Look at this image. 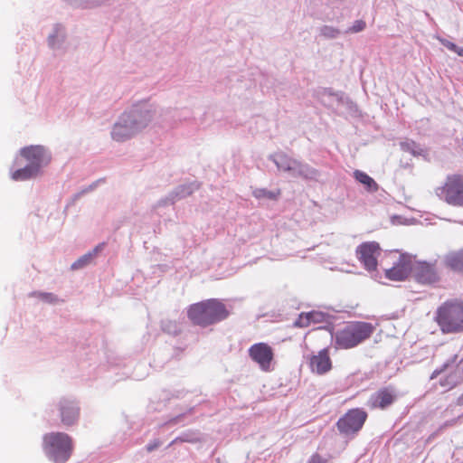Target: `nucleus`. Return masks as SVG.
I'll use <instances>...</instances> for the list:
<instances>
[{
    "mask_svg": "<svg viewBox=\"0 0 463 463\" xmlns=\"http://www.w3.org/2000/svg\"><path fill=\"white\" fill-rule=\"evenodd\" d=\"M445 263L452 270L463 273V250L448 255Z\"/></svg>",
    "mask_w": 463,
    "mask_h": 463,
    "instance_id": "24",
    "label": "nucleus"
},
{
    "mask_svg": "<svg viewBox=\"0 0 463 463\" xmlns=\"http://www.w3.org/2000/svg\"><path fill=\"white\" fill-rule=\"evenodd\" d=\"M161 327L164 332L170 335H176L179 331L176 323L170 320L162 321Z\"/></svg>",
    "mask_w": 463,
    "mask_h": 463,
    "instance_id": "31",
    "label": "nucleus"
},
{
    "mask_svg": "<svg viewBox=\"0 0 463 463\" xmlns=\"http://www.w3.org/2000/svg\"><path fill=\"white\" fill-rule=\"evenodd\" d=\"M457 403L458 405H463V393L458 398Z\"/></svg>",
    "mask_w": 463,
    "mask_h": 463,
    "instance_id": "45",
    "label": "nucleus"
},
{
    "mask_svg": "<svg viewBox=\"0 0 463 463\" xmlns=\"http://www.w3.org/2000/svg\"><path fill=\"white\" fill-rule=\"evenodd\" d=\"M400 147L403 152L410 153L413 156H426L428 154L425 148L411 139L402 141Z\"/></svg>",
    "mask_w": 463,
    "mask_h": 463,
    "instance_id": "23",
    "label": "nucleus"
},
{
    "mask_svg": "<svg viewBox=\"0 0 463 463\" xmlns=\"http://www.w3.org/2000/svg\"><path fill=\"white\" fill-rule=\"evenodd\" d=\"M279 171L287 172L293 177L302 178L308 181H317L320 172L309 165L307 163L298 160L284 152H277L269 156Z\"/></svg>",
    "mask_w": 463,
    "mask_h": 463,
    "instance_id": "6",
    "label": "nucleus"
},
{
    "mask_svg": "<svg viewBox=\"0 0 463 463\" xmlns=\"http://www.w3.org/2000/svg\"><path fill=\"white\" fill-rule=\"evenodd\" d=\"M230 316L226 306L217 298L203 300L189 307L188 318L195 325L205 327L225 320Z\"/></svg>",
    "mask_w": 463,
    "mask_h": 463,
    "instance_id": "3",
    "label": "nucleus"
},
{
    "mask_svg": "<svg viewBox=\"0 0 463 463\" xmlns=\"http://www.w3.org/2000/svg\"><path fill=\"white\" fill-rule=\"evenodd\" d=\"M51 160V152L42 145L22 147L10 168L11 178L16 182L35 179L43 175Z\"/></svg>",
    "mask_w": 463,
    "mask_h": 463,
    "instance_id": "2",
    "label": "nucleus"
},
{
    "mask_svg": "<svg viewBox=\"0 0 463 463\" xmlns=\"http://www.w3.org/2000/svg\"><path fill=\"white\" fill-rule=\"evenodd\" d=\"M396 398L397 392L394 387H383L370 396L368 405L373 409L383 410L392 405Z\"/></svg>",
    "mask_w": 463,
    "mask_h": 463,
    "instance_id": "14",
    "label": "nucleus"
},
{
    "mask_svg": "<svg viewBox=\"0 0 463 463\" xmlns=\"http://www.w3.org/2000/svg\"><path fill=\"white\" fill-rule=\"evenodd\" d=\"M103 182H104L103 179H99V180L93 182L92 184H90L89 186L83 188L82 190L85 191V194L92 192V191H94L98 187V185L100 183H103Z\"/></svg>",
    "mask_w": 463,
    "mask_h": 463,
    "instance_id": "38",
    "label": "nucleus"
},
{
    "mask_svg": "<svg viewBox=\"0 0 463 463\" xmlns=\"http://www.w3.org/2000/svg\"><path fill=\"white\" fill-rule=\"evenodd\" d=\"M381 248L376 241H367L360 244L356 249V256L364 269L373 271L377 267V259L380 256Z\"/></svg>",
    "mask_w": 463,
    "mask_h": 463,
    "instance_id": "9",
    "label": "nucleus"
},
{
    "mask_svg": "<svg viewBox=\"0 0 463 463\" xmlns=\"http://www.w3.org/2000/svg\"><path fill=\"white\" fill-rule=\"evenodd\" d=\"M43 446L46 457L55 463H65L73 449L71 438L64 432L45 434Z\"/></svg>",
    "mask_w": 463,
    "mask_h": 463,
    "instance_id": "7",
    "label": "nucleus"
},
{
    "mask_svg": "<svg viewBox=\"0 0 463 463\" xmlns=\"http://www.w3.org/2000/svg\"><path fill=\"white\" fill-rule=\"evenodd\" d=\"M458 56L463 57V47H459L457 45V48L454 51Z\"/></svg>",
    "mask_w": 463,
    "mask_h": 463,
    "instance_id": "44",
    "label": "nucleus"
},
{
    "mask_svg": "<svg viewBox=\"0 0 463 463\" xmlns=\"http://www.w3.org/2000/svg\"><path fill=\"white\" fill-rule=\"evenodd\" d=\"M110 0H83L81 9H92L102 6Z\"/></svg>",
    "mask_w": 463,
    "mask_h": 463,
    "instance_id": "32",
    "label": "nucleus"
},
{
    "mask_svg": "<svg viewBox=\"0 0 463 463\" xmlns=\"http://www.w3.org/2000/svg\"><path fill=\"white\" fill-rule=\"evenodd\" d=\"M412 271V261L409 255L402 254L390 269H385V277L390 280H404Z\"/></svg>",
    "mask_w": 463,
    "mask_h": 463,
    "instance_id": "13",
    "label": "nucleus"
},
{
    "mask_svg": "<svg viewBox=\"0 0 463 463\" xmlns=\"http://www.w3.org/2000/svg\"><path fill=\"white\" fill-rule=\"evenodd\" d=\"M319 36L326 39V40H334L338 38L342 32L340 29L330 26V25H323L318 28Z\"/></svg>",
    "mask_w": 463,
    "mask_h": 463,
    "instance_id": "25",
    "label": "nucleus"
},
{
    "mask_svg": "<svg viewBox=\"0 0 463 463\" xmlns=\"http://www.w3.org/2000/svg\"><path fill=\"white\" fill-rule=\"evenodd\" d=\"M67 38L68 32L66 26L61 23H56L52 25L47 36V45L52 51L65 52Z\"/></svg>",
    "mask_w": 463,
    "mask_h": 463,
    "instance_id": "16",
    "label": "nucleus"
},
{
    "mask_svg": "<svg viewBox=\"0 0 463 463\" xmlns=\"http://www.w3.org/2000/svg\"><path fill=\"white\" fill-rule=\"evenodd\" d=\"M458 355L454 354L451 358H449L447 362H445L439 368H437L433 371L430 375V379L433 380L438 377L440 373L450 368L453 364L457 363Z\"/></svg>",
    "mask_w": 463,
    "mask_h": 463,
    "instance_id": "28",
    "label": "nucleus"
},
{
    "mask_svg": "<svg viewBox=\"0 0 463 463\" xmlns=\"http://www.w3.org/2000/svg\"><path fill=\"white\" fill-rule=\"evenodd\" d=\"M30 298H37L43 302L48 304H56L59 301L58 297L51 292L33 291L28 295Z\"/></svg>",
    "mask_w": 463,
    "mask_h": 463,
    "instance_id": "26",
    "label": "nucleus"
},
{
    "mask_svg": "<svg viewBox=\"0 0 463 463\" xmlns=\"http://www.w3.org/2000/svg\"><path fill=\"white\" fill-rule=\"evenodd\" d=\"M411 273L414 279L422 285H433L440 279L436 262L418 261L412 264Z\"/></svg>",
    "mask_w": 463,
    "mask_h": 463,
    "instance_id": "10",
    "label": "nucleus"
},
{
    "mask_svg": "<svg viewBox=\"0 0 463 463\" xmlns=\"http://www.w3.org/2000/svg\"><path fill=\"white\" fill-rule=\"evenodd\" d=\"M56 408L59 411L61 423L64 426L69 427L77 422L80 408L74 401L62 398L56 404Z\"/></svg>",
    "mask_w": 463,
    "mask_h": 463,
    "instance_id": "15",
    "label": "nucleus"
},
{
    "mask_svg": "<svg viewBox=\"0 0 463 463\" xmlns=\"http://www.w3.org/2000/svg\"><path fill=\"white\" fill-rule=\"evenodd\" d=\"M199 189V184L197 182H190L176 186L172 192H170L165 198L160 199L157 202L158 206H165L168 204H174L176 201L184 199L191 195L194 192Z\"/></svg>",
    "mask_w": 463,
    "mask_h": 463,
    "instance_id": "17",
    "label": "nucleus"
},
{
    "mask_svg": "<svg viewBox=\"0 0 463 463\" xmlns=\"http://www.w3.org/2000/svg\"><path fill=\"white\" fill-rule=\"evenodd\" d=\"M330 316L326 313L312 310L310 312H303L299 314L297 320L294 322V326L297 327H307L311 324H319L327 322Z\"/></svg>",
    "mask_w": 463,
    "mask_h": 463,
    "instance_id": "19",
    "label": "nucleus"
},
{
    "mask_svg": "<svg viewBox=\"0 0 463 463\" xmlns=\"http://www.w3.org/2000/svg\"><path fill=\"white\" fill-rule=\"evenodd\" d=\"M365 26L366 24L364 21L356 20L351 27L345 31V33H356L362 32L364 30Z\"/></svg>",
    "mask_w": 463,
    "mask_h": 463,
    "instance_id": "33",
    "label": "nucleus"
},
{
    "mask_svg": "<svg viewBox=\"0 0 463 463\" xmlns=\"http://www.w3.org/2000/svg\"><path fill=\"white\" fill-rule=\"evenodd\" d=\"M308 463H328L326 458H324L318 454H314L308 460Z\"/></svg>",
    "mask_w": 463,
    "mask_h": 463,
    "instance_id": "36",
    "label": "nucleus"
},
{
    "mask_svg": "<svg viewBox=\"0 0 463 463\" xmlns=\"http://www.w3.org/2000/svg\"><path fill=\"white\" fill-rule=\"evenodd\" d=\"M441 195L448 203L463 206V176H449L441 190Z\"/></svg>",
    "mask_w": 463,
    "mask_h": 463,
    "instance_id": "11",
    "label": "nucleus"
},
{
    "mask_svg": "<svg viewBox=\"0 0 463 463\" xmlns=\"http://www.w3.org/2000/svg\"><path fill=\"white\" fill-rule=\"evenodd\" d=\"M374 326L368 322L353 321L343 328L331 334L335 346L339 349H350L368 339L373 333Z\"/></svg>",
    "mask_w": 463,
    "mask_h": 463,
    "instance_id": "5",
    "label": "nucleus"
},
{
    "mask_svg": "<svg viewBox=\"0 0 463 463\" xmlns=\"http://www.w3.org/2000/svg\"><path fill=\"white\" fill-rule=\"evenodd\" d=\"M161 445V441L159 439H154L153 441H150L146 446V449L147 452H152L155 449H156Z\"/></svg>",
    "mask_w": 463,
    "mask_h": 463,
    "instance_id": "35",
    "label": "nucleus"
},
{
    "mask_svg": "<svg viewBox=\"0 0 463 463\" xmlns=\"http://www.w3.org/2000/svg\"><path fill=\"white\" fill-rule=\"evenodd\" d=\"M345 1V0H326V4L328 6L335 7V6H337L338 5L344 3Z\"/></svg>",
    "mask_w": 463,
    "mask_h": 463,
    "instance_id": "42",
    "label": "nucleus"
},
{
    "mask_svg": "<svg viewBox=\"0 0 463 463\" xmlns=\"http://www.w3.org/2000/svg\"><path fill=\"white\" fill-rule=\"evenodd\" d=\"M194 408H190L186 412L178 414L175 417H174L171 420H169L167 421V424L175 425V424H180V423H182V424L188 423L189 421H184V419L188 415H191L194 412Z\"/></svg>",
    "mask_w": 463,
    "mask_h": 463,
    "instance_id": "30",
    "label": "nucleus"
},
{
    "mask_svg": "<svg viewBox=\"0 0 463 463\" xmlns=\"http://www.w3.org/2000/svg\"><path fill=\"white\" fill-rule=\"evenodd\" d=\"M84 194H85V191H83V190L81 189L80 192L76 193V194L73 195L72 200H73V201H77V200H79V199H80L82 195H84Z\"/></svg>",
    "mask_w": 463,
    "mask_h": 463,
    "instance_id": "43",
    "label": "nucleus"
},
{
    "mask_svg": "<svg viewBox=\"0 0 463 463\" xmlns=\"http://www.w3.org/2000/svg\"><path fill=\"white\" fill-rule=\"evenodd\" d=\"M439 41L443 46L454 52L455 49L457 48V44L446 39H440Z\"/></svg>",
    "mask_w": 463,
    "mask_h": 463,
    "instance_id": "37",
    "label": "nucleus"
},
{
    "mask_svg": "<svg viewBox=\"0 0 463 463\" xmlns=\"http://www.w3.org/2000/svg\"><path fill=\"white\" fill-rule=\"evenodd\" d=\"M317 96L321 98V101L326 104L325 97H335L339 103L344 102V95L342 92H334L332 89L324 88L317 92Z\"/></svg>",
    "mask_w": 463,
    "mask_h": 463,
    "instance_id": "27",
    "label": "nucleus"
},
{
    "mask_svg": "<svg viewBox=\"0 0 463 463\" xmlns=\"http://www.w3.org/2000/svg\"><path fill=\"white\" fill-rule=\"evenodd\" d=\"M354 177L357 182L364 185V188L367 192L375 193L378 191V184L366 173L361 170H355L354 172Z\"/></svg>",
    "mask_w": 463,
    "mask_h": 463,
    "instance_id": "22",
    "label": "nucleus"
},
{
    "mask_svg": "<svg viewBox=\"0 0 463 463\" xmlns=\"http://www.w3.org/2000/svg\"><path fill=\"white\" fill-rule=\"evenodd\" d=\"M249 356L262 371L269 372L274 358L272 348L266 343H257L249 348Z\"/></svg>",
    "mask_w": 463,
    "mask_h": 463,
    "instance_id": "12",
    "label": "nucleus"
},
{
    "mask_svg": "<svg viewBox=\"0 0 463 463\" xmlns=\"http://www.w3.org/2000/svg\"><path fill=\"white\" fill-rule=\"evenodd\" d=\"M367 413L363 409L349 410L336 423L339 432L345 437L354 436L364 426Z\"/></svg>",
    "mask_w": 463,
    "mask_h": 463,
    "instance_id": "8",
    "label": "nucleus"
},
{
    "mask_svg": "<svg viewBox=\"0 0 463 463\" xmlns=\"http://www.w3.org/2000/svg\"><path fill=\"white\" fill-rule=\"evenodd\" d=\"M196 439L192 438V436L188 433H183L182 435H180L179 437L175 438L171 443H170V446L177 443V442H190V443H194L195 442Z\"/></svg>",
    "mask_w": 463,
    "mask_h": 463,
    "instance_id": "34",
    "label": "nucleus"
},
{
    "mask_svg": "<svg viewBox=\"0 0 463 463\" xmlns=\"http://www.w3.org/2000/svg\"><path fill=\"white\" fill-rule=\"evenodd\" d=\"M434 319L443 334L463 333V300L445 301L437 308Z\"/></svg>",
    "mask_w": 463,
    "mask_h": 463,
    "instance_id": "4",
    "label": "nucleus"
},
{
    "mask_svg": "<svg viewBox=\"0 0 463 463\" xmlns=\"http://www.w3.org/2000/svg\"><path fill=\"white\" fill-rule=\"evenodd\" d=\"M192 117V113L189 109H184L180 112L179 120L186 121Z\"/></svg>",
    "mask_w": 463,
    "mask_h": 463,
    "instance_id": "40",
    "label": "nucleus"
},
{
    "mask_svg": "<svg viewBox=\"0 0 463 463\" xmlns=\"http://www.w3.org/2000/svg\"><path fill=\"white\" fill-rule=\"evenodd\" d=\"M63 1L66 2L68 5H70L73 7H77V8H81L82 2H83V0H63Z\"/></svg>",
    "mask_w": 463,
    "mask_h": 463,
    "instance_id": "41",
    "label": "nucleus"
},
{
    "mask_svg": "<svg viewBox=\"0 0 463 463\" xmlns=\"http://www.w3.org/2000/svg\"><path fill=\"white\" fill-rule=\"evenodd\" d=\"M103 182H104L103 179H99V180L93 182L92 184H90L89 186L83 188L82 190L85 191V194L92 192V191H94L98 187V185L100 183H103Z\"/></svg>",
    "mask_w": 463,
    "mask_h": 463,
    "instance_id": "39",
    "label": "nucleus"
},
{
    "mask_svg": "<svg viewBox=\"0 0 463 463\" xmlns=\"http://www.w3.org/2000/svg\"><path fill=\"white\" fill-rule=\"evenodd\" d=\"M156 114V108L148 100L133 103L113 124L110 136L116 142H125L146 128Z\"/></svg>",
    "mask_w": 463,
    "mask_h": 463,
    "instance_id": "1",
    "label": "nucleus"
},
{
    "mask_svg": "<svg viewBox=\"0 0 463 463\" xmlns=\"http://www.w3.org/2000/svg\"><path fill=\"white\" fill-rule=\"evenodd\" d=\"M309 367L313 373L325 374L332 368V361L329 356L328 348H323L317 354H313L309 358Z\"/></svg>",
    "mask_w": 463,
    "mask_h": 463,
    "instance_id": "18",
    "label": "nucleus"
},
{
    "mask_svg": "<svg viewBox=\"0 0 463 463\" xmlns=\"http://www.w3.org/2000/svg\"><path fill=\"white\" fill-rule=\"evenodd\" d=\"M253 195L257 199L267 198V199L274 200L277 198V195L274 192L269 191L265 188H259V189L254 190Z\"/></svg>",
    "mask_w": 463,
    "mask_h": 463,
    "instance_id": "29",
    "label": "nucleus"
},
{
    "mask_svg": "<svg viewBox=\"0 0 463 463\" xmlns=\"http://www.w3.org/2000/svg\"><path fill=\"white\" fill-rule=\"evenodd\" d=\"M463 381V358L458 363L454 372L449 373L443 379H440L439 384L450 390L459 384Z\"/></svg>",
    "mask_w": 463,
    "mask_h": 463,
    "instance_id": "20",
    "label": "nucleus"
},
{
    "mask_svg": "<svg viewBox=\"0 0 463 463\" xmlns=\"http://www.w3.org/2000/svg\"><path fill=\"white\" fill-rule=\"evenodd\" d=\"M105 243L101 242L98 244L93 250L80 256L76 261H74L71 269L72 270L81 269L90 265L97 255L104 249Z\"/></svg>",
    "mask_w": 463,
    "mask_h": 463,
    "instance_id": "21",
    "label": "nucleus"
}]
</instances>
